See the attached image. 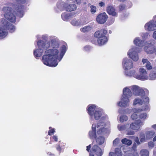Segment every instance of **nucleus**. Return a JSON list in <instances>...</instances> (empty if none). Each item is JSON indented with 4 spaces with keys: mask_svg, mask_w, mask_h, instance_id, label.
Here are the masks:
<instances>
[{
    "mask_svg": "<svg viewBox=\"0 0 156 156\" xmlns=\"http://www.w3.org/2000/svg\"><path fill=\"white\" fill-rule=\"evenodd\" d=\"M52 49H49L45 51V55L42 58V61L45 65L48 66L55 67L62 59L66 51L65 45L59 48L58 39L55 38L51 39Z\"/></svg>",
    "mask_w": 156,
    "mask_h": 156,
    "instance_id": "f257e3e1",
    "label": "nucleus"
},
{
    "mask_svg": "<svg viewBox=\"0 0 156 156\" xmlns=\"http://www.w3.org/2000/svg\"><path fill=\"white\" fill-rule=\"evenodd\" d=\"M122 92L123 94L121 96V101L118 102L117 104L118 106L121 107L126 108L129 105V98L132 96L133 94L130 87L124 88Z\"/></svg>",
    "mask_w": 156,
    "mask_h": 156,
    "instance_id": "f03ea898",
    "label": "nucleus"
},
{
    "mask_svg": "<svg viewBox=\"0 0 156 156\" xmlns=\"http://www.w3.org/2000/svg\"><path fill=\"white\" fill-rule=\"evenodd\" d=\"M109 125V122L108 121L107 116L102 117L101 120L98 123L97 125V128L98 129L97 130L98 135L101 136L110 133V130L106 127Z\"/></svg>",
    "mask_w": 156,
    "mask_h": 156,
    "instance_id": "7ed1b4c3",
    "label": "nucleus"
},
{
    "mask_svg": "<svg viewBox=\"0 0 156 156\" xmlns=\"http://www.w3.org/2000/svg\"><path fill=\"white\" fill-rule=\"evenodd\" d=\"M38 49H35L34 50V56L37 58L42 55L44 51L49 48L50 45L49 42H44L43 41L39 40L37 42Z\"/></svg>",
    "mask_w": 156,
    "mask_h": 156,
    "instance_id": "20e7f679",
    "label": "nucleus"
},
{
    "mask_svg": "<svg viewBox=\"0 0 156 156\" xmlns=\"http://www.w3.org/2000/svg\"><path fill=\"white\" fill-rule=\"evenodd\" d=\"M2 11L4 13V16L6 19L12 23H14L16 21V16L13 13L12 9L9 7H4Z\"/></svg>",
    "mask_w": 156,
    "mask_h": 156,
    "instance_id": "39448f33",
    "label": "nucleus"
},
{
    "mask_svg": "<svg viewBox=\"0 0 156 156\" xmlns=\"http://www.w3.org/2000/svg\"><path fill=\"white\" fill-rule=\"evenodd\" d=\"M133 94L136 96H141L142 98L144 97L145 94H148L149 91L146 89H143L139 86L134 85L130 86Z\"/></svg>",
    "mask_w": 156,
    "mask_h": 156,
    "instance_id": "423d86ee",
    "label": "nucleus"
},
{
    "mask_svg": "<svg viewBox=\"0 0 156 156\" xmlns=\"http://www.w3.org/2000/svg\"><path fill=\"white\" fill-rule=\"evenodd\" d=\"M141 51L140 48L134 46L131 48L128 52L129 57L134 61H137L139 59L138 53Z\"/></svg>",
    "mask_w": 156,
    "mask_h": 156,
    "instance_id": "0eeeda50",
    "label": "nucleus"
},
{
    "mask_svg": "<svg viewBox=\"0 0 156 156\" xmlns=\"http://www.w3.org/2000/svg\"><path fill=\"white\" fill-rule=\"evenodd\" d=\"M140 75L137 74V75L135 76V78L142 80H146L148 79L147 73L146 70L144 68H141L139 70Z\"/></svg>",
    "mask_w": 156,
    "mask_h": 156,
    "instance_id": "6e6552de",
    "label": "nucleus"
},
{
    "mask_svg": "<svg viewBox=\"0 0 156 156\" xmlns=\"http://www.w3.org/2000/svg\"><path fill=\"white\" fill-rule=\"evenodd\" d=\"M144 122L140 119L136 120L130 125V127L134 130H138L144 125Z\"/></svg>",
    "mask_w": 156,
    "mask_h": 156,
    "instance_id": "1a4fd4ad",
    "label": "nucleus"
},
{
    "mask_svg": "<svg viewBox=\"0 0 156 156\" xmlns=\"http://www.w3.org/2000/svg\"><path fill=\"white\" fill-rule=\"evenodd\" d=\"M122 66L125 70L129 69L133 67V64L131 60L127 58H125L123 60Z\"/></svg>",
    "mask_w": 156,
    "mask_h": 156,
    "instance_id": "9d476101",
    "label": "nucleus"
},
{
    "mask_svg": "<svg viewBox=\"0 0 156 156\" xmlns=\"http://www.w3.org/2000/svg\"><path fill=\"white\" fill-rule=\"evenodd\" d=\"M142 99L143 100L144 105L142 107L140 108L141 112H145L149 111L150 109V106L149 105V98L147 96L142 98Z\"/></svg>",
    "mask_w": 156,
    "mask_h": 156,
    "instance_id": "9b49d317",
    "label": "nucleus"
},
{
    "mask_svg": "<svg viewBox=\"0 0 156 156\" xmlns=\"http://www.w3.org/2000/svg\"><path fill=\"white\" fill-rule=\"evenodd\" d=\"M106 11L109 15L115 17H117L118 16L115 8L112 5H108L106 8Z\"/></svg>",
    "mask_w": 156,
    "mask_h": 156,
    "instance_id": "f8f14e48",
    "label": "nucleus"
},
{
    "mask_svg": "<svg viewBox=\"0 0 156 156\" xmlns=\"http://www.w3.org/2000/svg\"><path fill=\"white\" fill-rule=\"evenodd\" d=\"M1 22L5 27L9 30L11 32H12L15 30V27L4 19H1Z\"/></svg>",
    "mask_w": 156,
    "mask_h": 156,
    "instance_id": "ddd939ff",
    "label": "nucleus"
},
{
    "mask_svg": "<svg viewBox=\"0 0 156 156\" xmlns=\"http://www.w3.org/2000/svg\"><path fill=\"white\" fill-rule=\"evenodd\" d=\"M145 28L146 30L152 31L156 29V24L153 20H151L145 25Z\"/></svg>",
    "mask_w": 156,
    "mask_h": 156,
    "instance_id": "4468645a",
    "label": "nucleus"
},
{
    "mask_svg": "<svg viewBox=\"0 0 156 156\" xmlns=\"http://www.w3.org/2000/svg\"><path fill=\"white\" fill-rule=\"evenodd\" d=\"M108 18V16L105 12L101 13L97 17L96 20L98 23L103 24L105 22Z\"/></svg>",
    "mask_w": 156,
    "mask_h": 156,
    "instance_id": "2eb2a0df",
    "label": "nucleus"
},
{
    "mask_svg": "<svg viewBox=\"0 0 156 156\" xmlns=\"http://www.w3.org/2000/svg\"><path fill=\"white\" fill-rule=\"evenodd\" d=\"M107 33V31L105 29H101L96 31L94 34L95 37L98 38V39L100 38L101 37L105 36Z\"/></svg>",
    "mask_w": 156,
    "mask_h": 156,
    "instance_id": "dca6fc26",
    "label": "nucleus"
},
{
    "mask_svg": "<svg viewBox=\"0 0 156 156\" xmlns=\"http://www.w3.org/2000/svg\"><path fill=\"white\" fill-rule=\"evenodd\" d=\"M156 46L152 45L146 46L144 47V49L145 52L148 54H152L154 53Z\"/></svg>",
    "mask_w": 156,
    "mask_h": 156,
    "instance_id": "f3484780",
    "label": "nucleus"
},
{
    "mask_svg": "<svg viewBox=\"0 0 156 156\" xmlns=\"http://www.w3.org/2000/svg\"><path fill=\"white\" fill-rule=\"evenodd\" d=\"M134 43L136 46L140 47H142L145 45L146 42L140 39L139 37H136L133 41Z\"/></svg>",
    "mask_w": 156,
    "mask_h": 156,
    "instance_id": "a211bd4d",
    "label": "nucleus"
},
{
    "mask_svg": "<svg viewBox=\"0 0 156 156\" xmlns=\"http://www.w3.org/2000/svg\"><path fill=\"white\" fill-rule=\"evenodd\" d=\"M98 110L96 108V106L93 105H89L87 107V112L90 116H92L95 110Z\"/></svg>",
    "mask_w": 156,
    "mask_h": 156,
    "instance_id": "6ab92c4d",
    "label": "nucleus"
},
{
    "mask_svg": "<svg viewBox=\"0 0 156 156\" xmlns=\"http://www.w3.org/2000/svg\"><path fill=\"white\" fill-rule=\"evenodd\" d=\"M67 5V3H65L61 1H59L57 4V6L60 10L62 11L66 9V7Z\"/></svg>",
    "mask_w": 156,
    "mask_h": 156,
    "instance_id": "aec40b11",
    "label": "nucleus"
},
{
    "mask_svg": "<svg viewBox=\"0 0 156 156\" xmlns=\"http://www.w3.org/2000/svg\"><path fill=\"white\" fill-rule=\"evenodd\" d=\"M8 34V31L6 28L4 27H0V37L3 38Z\"/></svg>",
    "mask_w": 156,
    "mask_h": 156,
    "instance_id": "412c9836",
    "label": "nucleus"
},
{
    "mask_svg": "<svg viewBox=\"0 0 156 156\" xmlns=\"http://www.w3.org/2000/svg\"><path fill=\"white\" fill-rule=\"evenodd\" d=\"M102 115L101 112L99 110H95L92 116H90L91 118H94L96 120H98L101 117Z\"/></svg>",
    "mask_w": 156,
    "mask_h": 156,
    "instance_id": "4be33fe9",
    "label": "nucleus"
},
{
    "mask_svg": "<svg viewBox=\"0 0 156 156\" xmlns=\"http://www.w3.org/2000/svg\"><path fill=\"white\" fill-rule=\"evenodd\" d=\"M148 79L151 80H154L156 79V66L154 67L150 73Z\"/></svg>",
    "mask_w": 156,
    "mask_h": 156,
    "instance_id": "5701e85b",
    "label": "nucleus"
},
{
    "mask_svg": "<svg viewBox=\"0 0 156 156\" xmlns=\"http://www.w3.org/2000/svg\"><path fill=\"white\" fill-rule=\"evenodd\" d=\"M76 5L74 4H68L66 7V10L69 11H72L75 10L76 9Z\"/></svg>",
    "mask_w": 156,
    "mask_h": 156,
    "instance_id": "b1692460",
    "label": "nucleus"
},
{
    "mask_svg": "<svg viewBox=\"0 0 156 156\" xmlns=\"http://www.w3.org/2000/svg\"><path fill=\"white\" fill-rule=\"evenodd\" d=\"M108 41V39L106 36H105L101 37L98 40V42L100 45H103L105 44Z\"/></svg>",
    "mask_w": 156,
    "mask_h": 156,
    "instance_id": "393cba45",
    "label": "nucleus"
},
{
    "mask_svg": "<svg viewBox=\"0 0 156 156\" xmlns=\"http://www.w3.org/2000/svg\"><path fill=\"white\" fill-rule=\"evenodd\" d=\"M72 15V13H67L64 12L62 14V18L64 21H68L71 17Z\"/></svg>",
    "mask_w": 156,
    "mask_h": 156,
    "instance_id": "a878e982",
    "label": "nucleus"
},
{
    "mask_svg": "<svg viewBox=\"0 0 156 156\" xmlns=\"http://www.w3.org/2000/svg\"><path fill=\"white\" fill-rule=\"evenodd\" d=\"M96 125L93 124L92 126V130L89 132V135L90 136H96L97 135L96 133Z\"/></svg>",
    "mask_w": 156,
    "mask_h": 156,
    "instance_id": "bb28decb",
    "label": "nucleus"
},
{
    "mask_svg": "<svg viewBox=\"0 0 156 156\" xmlns=\"http://www.w3.org/2000/svg\"><path fill=\"white\" fill-rule=\"evenodd\" d=\"M144 101L142 99H141L139 98H136L133 101V105H135L137 104H139L140 105H142Z\"/></svg>",
    "mask_w": 156,
    "mask_h": 156,
    "instance_id": "cd10ccee",
    "label": "nucleus"
},
{
    "mask_svg": "<svg viewBox=\"0 0 156 156\" xmlns=\"http://www.w3.org/2000/svg\"><path fill=\"white\" fill-rule=\"evenodd\" d=\"M125 75L128 76H133L135 77V76L137 75V73H136L135 70L128 71V70L125 71Z\"/></svg>",
    "mask_w": 156,
    "mask_h": 156,
    "instance_id": "c85d7f7f",
    "label": "nucleus"
},
{
    "mask_svg": "<svg viewBox=\"0 0 156 156\" xmlns=\"http://www.w3.org/2000/svg\"><path fill=\"white\" fill-rule=\"evenodd\" d=\"M24 7L21 6H20L19 7H17V10L18 13L17 15L20 17H22L23 15V9Z\"/></svg>",
    "mask_w": 156,
    "mask_h": 156,
    "instance_id": "c756f323",
    "label": "nucleus"
},
{
    "mask_svg": "<svg viewBox=\"0 0 156 156\" xmlns=\"http://www.w3.org/2000/svg\"><path fill=\"white\" fill-rule=\"evenodd\" d=\"M92 27L91 26H86L80 29V31L83 33L89 31L91 30Z\"/></svg>",
    "mask_w": 156,
    "mask_h": 156,
    "instance_id": "7c9ffc66",
    "label": "nucleus"
},
{
    "mask_svg": "<svg viewBox=\"0 0 156 156\" xmlns=\"http://www.w3.org/2000/svg\"><path fill=\"white\" fill-rule=\"evenodd\" d=\"M71 23L74 26H78L81 25L80 19H73L71 21Z\"/></svg>",
    "mask_w": 156,
    "mask_h": 156,
    "instance_id": "2f4dec72",
    "label": "nucleus"
},
{
    "mask_svg": "<svg viewBox=\"0 0 156 156\" xmlns=\"http://www.w3.org/2000/svg\"><path fill=\"white\" fill-rule=\"evenodd\" d=\"M147 113L145 112L142 113L139 115V118L142 119L143 121L147 119Z\"/></svg>",
    "mask_w": 156,
    "mask_h": 156,
    "instance_id": "473e14b6",
    "label": "nucleus"
},
{
    "mask_svg": "<svg viewBox=\"0 0 156 156\" xmlns=\"http://www.w3.org/2000/svg\"><path fill=\"white\" fill-rule=\"evenodd\" d=\"M120 121L121 122H123L124 121H126L128 119V117L125 115H121L119 117Z\"/></svg>",
    "mask_w": 156,
    "mask_h": 156,
    "instance_id": "72a5a7b5",
    "label": "nucleus"
},
{
    "mask_svg": "<svg viewBox=\"0 0 156 156\" xmlns=\"http://www.w3.org/2000/svg\"><path fill=\"white\" fill-rule=\"evenodd\" d=\"M145 133L146 136H152L156 135H155L154 131L153 130L147 131Z\"/></svg>",
    "mask_w": 156,
    "mask_h": 156,
    "instance_id": "f704fd0d",
    "label": "nucleus"
},
{
    "mask_svg": "<svg viewBox=\"0 0 156 156\" xmlns=\"http://www.w3.org/2000/svg\"><path fill=\"white\" fill-rule=\"evenodd\" d=\"M117 128L119 130L121 131L125 130L126 129V127L125 125L119 124L118 125Z\"/></svg>",
    "mask_w": 156,
    "mask_h": 156,
    "instance_id": "c9c22d12",
    "label": "nucleus"
},
{
    "mask_svg": "<svg viewBox=\"0 0 156 156\" xmlns=\"http://www.w3.org/2000/svg\"><path fill=\"white\" fill-rule=\"evenodd\" d=\"M140 108H133L131 110V112L133 113H138L140 112H141Z\"/></svg>",
    "mask_w": 156,
    "mask_h": 156,
    "instance_id": "e433bc0d",
    "label": "nucleus"
},
{
    "mask_svg": "<svg viewBox=\"0 0 156 156\" xmlns=\"http://www.w3.org/2000/svg\"><path fill=\"white\" fill-rule=\"evenodd\" d=\"M126 135H133L134 134V132L131 129H128L126 131Z\"/></svg>",
    "mask_w": 156,
    "mask_h": 156,
    "instance_id": "4c0bfd02",
    "label": "nucleus"
},
{
    "mask_svg": "<svg viewBox=\"0 0 156 156\" xmlns=\"http://www.w3.org/2000/svg\"><path fill=\"white\" fill-rule=\"evenodd\" d=\"M80 20L81 25L86 24L88 22L87 19L85 17L81 19H80Z\"/></svg>",
    "mask_w": 156,
    "mask_h": 156,
    "instance_id": "58836bf2",
    "label": "nucleus"
},
{
    "mask_svg": "<svg viewBox=\"0 0 156 156\" xmlns=\"http://www.w3.org/2000/svg\"><path fill=\"white\" fill-rule=\"evenodd\" d=\"M125 8V5L123 4H121L118 6V8L119 11H121L124 10Z\"/></svg>",
    "mask_w": 156,
    "mask_h": 156,
    "instance_id": "ea45409f",
    "label": "nucleus"
},
{
    "mask_svg": "<svg viewBox=\"0 0 156 156\" xmlns=\"http://www.w3.org/2000/svg\"><path fill=\"white\" fill-rule=\"evenodd\" d=\"M90 12L92 13H94L96 12V6L93 5H91L90 6Z\"/></svg>",
    "mask_w": 156,
    "mask_h": 156,
    "instance_id": "a19ab883",
    "label": "nucleus"
},
{
    "mask_svg": "<svg viewBox=\"0 0 156 156\" xmlns=\"http://www.w3.org/2000/svg\"><path fill=\"white\" fill-rule=\"evenodd\" d=\"M50 130L48 132L49 135L51 136L55 132V129L54 128H52L51 127H49Z\"/></svg>",
    "mask_w": 156,
    "mask_h": 156,
    "instance_id": "79ce46f5",
    "label": "nucleus"
},
{
    "mask_svg": "<svg viewBox=\"0 0 156 156\" xmlns=\"http://www.w3.org/2000/svg\"><path fill=\"white\" fill-rule=\"evenodd\" d=\"M148 35V34L147 33H142L141 34V36L143 39L145 40L147 38Z\"/></svg>",
    "mask_w": 156,
    "mask_h": 156,
    "instance_id": "37998d69",
    "label": "nucleus"
},
{
    "mask_svg": "<svg viewBox=\"0 0 156 156\" xmlns=\"http://www.w3.org/2000/svg\"><path fill=\"white\" fill-rule=\"evenodd\" d=\"M145 66L147 69L148 70H150L152 69V66L151 65V64L150 62H149V63L146 64Z\"/></svg>",
    "mask_w": 156,
    "mask_h": 156,
    "instance_id": "c03bdc74",
    "label": "nucleus"
},
{
    "mask_svg": "<svg viewBox=\"0 0 156 156\" xmlns=\"http://www.w3.org/2000/svg\"><path fill=\"white\" fill-rule=\"evenodd\" d=\"M142 62H143V64L146 65L148 63H149V61L148 60V59L145 58H143L142 60Z\"/></svg>",
    "mask_w": 156,
    "mask_h": 156,
    "instance_id": "a18cd8bd",
    "label": "nucleus"
},
{
    "mask_svg": "<svg viewBox=\"0 0 156 156\" xmlns=\"http://www.w3.org/2000/svg\"><path fill=\"white\" fill-rule=\"evenodd\" d=\"M131 117L132 119L134 120L137 118L138 115L136 114L133 113L131 115Z\"/></svg>",
    "mask_w": 156,
    "mask_h": 156,
    "instance_id": "49530a36",
    "label": "nucleus"
},
{
    "mask_svg": "<svg viewBox=\"0 0 156 156\" xmlns=\"http://www.w3.org/2000/svg\"><path fill=\"white\" fill-rule=\"evenodd\" d=\"M74 3H76L78 5H80L81 3V0H73Z\"/></svg>",
    "mask_w": 156,
    "mask_h": 156,
    "instance_id": "de8ad7c7",
    "label": "nucleus"
},
{
    "mask_svg": "<svg viewBox=\"0 0 156 156\" xmlns=\"http://www.w3.org/2000/svg\"><path fill=\"white\" fill-rule=\"evenodd\" d=\"M18 3H23L25 2L26 0H15Z\"/></svg>",
    "mask_w": 156,
    "mask_h": 156,
    "instance_id": "09e8293b",
    "label": "nucleus"
},
{
    "mask_svg": "<svg viewBox=\"0 0 156 156\" xmlns=\"http://www.w3.org/2000/svg\"><path fill=\"white\" fill-rule=\"evenodd\" d=\"M90 46H85L84 48V49L85 51H88L90 50Z\"/></svg>",
    "mask_w": 156,
    "mask_h": 156,
    "instance_id": "8fccbe9b",
    "label": "nucleus"
},
{
    "mask_svg": "<svg viewBox=\"0 0 156 156\" xmlns=\"http://www.w3.org/2000/svg\"><path fill=\"white\" fill-rule=\"evenodd\" d=\"M153 37L156 40V31L154 32L153 34Z\"/></svg>",
    "mask_w": 156,
    "mask_h": 156,
    "instance_id": "3c124183",
    "label": "nucleus"
},
{
    "mask_svg": "<svg viewBox=\"0 0 156 156\" xmlns=\"http://www.w3.org/2000/svg\"><path fill=\"white\" fill-rule=\"evenodd\" d=\"M99 5L101 7L104 6L105 5V3L102 2H101L99 3Z\"/></svg>",
    "mask_w": 156,
    "mask_h": 156,
    "instance_id": "603ef678",
    "label": "nucleus"
},
{
    "mask_svg": "<svg viewBox=\"0 0 156 156\" xmlns=\"http://www.w3.org/2000/svg\"><path fill=\"white\" fill-rule=\"evenodd\" d=\"M151 127L153 128L154 129H156V124L152 125Z\"/></svg>",
    "mask_w": 156,
    "mask_h": 156,
    "instance_id": "864d4df0",
    "label": "nucleus"
},
{
    "mask_svg": "<svg viewBox=\"0 0 156 156\" xmlns=\"http://www.w3.org/2000/svg\"><path fill=\"white\" fill-rule=\"evenodd\" d=\"M109 32L110 33H111V31H109Z\"/></svg>",
    "mask_w": 156,
    "mask_h": 156,
    "instance_id": "5fc2aeb1",
    "label": "nucleus"
},
{
    "mask_svg": "<svg viewBox=\"0 0 156 156\" xmlns=\"http://www.w3.org/2000/svg\"><path fill=\"white\" fill-rule=\"evenodd\" d=\"M37 39H38V36H37Z\"/></svg>",
    "mask_w": 156,
    "mask_h": 156,
    "instance_id": "6e6d98bb",
    "label": "nucleus"
},
{
    "mask_svg": "<svg viewBox=\"0 0 156 156\" xmlns=\"http://www.w3.org/2000/svg\"><path fill=\"white\" fill-rule=\"evenodd\" d=\"M119 113H120V112L119 111Z\"/></svg>",
    "mask_w": 156,
    "mask_h": 156,
    "instance_id": "4d7b16f0",
    "label": "nucleus"
}]
</instances>
